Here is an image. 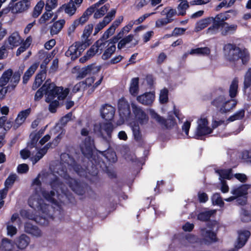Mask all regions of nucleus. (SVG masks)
<instances>
[{"label": "nucleus", "instance_id": "nucleus-36", "mask_svg": "<svg viewBox=\"0 0 251 251\" xmlns=\"http://www.w3.org/2000/svg\"><path fill=\"white\" fill-rule=\"evenodd\" d=\"M210 53V50L207 47L192 49L189 51L190 54L208 55Z\"/></svg>", "mask_w": 251, "mask_h": 251}, {"label": "nucleus", "instance_id": "nucleus-40", "mask_svg": "<svg viewBox=\"0 0 251 251\" xmlns=\"http://www.w3.org/2000/svg\"><path fill=\"white\" fill-rule=\"evenodd\" d=\"M100 128L106 132L108 138H111V134L114 129V126L111 122L103 123L100 126Z\"/></svg>", "mask_w": 251, "mask_h": 251}, {"label": "nucleus", "instance_id": "nucleus-21", "mask_svg": "<svg viewBox=\"0 0 251 251\" xmlns=\"http://www.w3.org/2000/svg\"><path fill=\"white\" fill-rule=\"evenodd\" d=\"M30 238L25 234L21 235L17 238L15 244L18 249L24 250L26 248L30 243Z\"/></svg>", "mask_w": 251, "mask_h": 251}, {"label": "nucleus", "instance_id": "nucleus-48", "mask_svg": "<svg viewBox=\"0 0 251 251\" xmlns=\"http://www.w3.org/2000/svg\"><path fill=\"white\" fill-rule=\"evenodd\" d=\"M17 178V175L15 174H10L4 182V187L7 189L12 187Z\"/></svg>", "mask_w": 251, "mask_h": 251}, {"label": "nucleus", "instance_id": "nucleus-63", "mask_svg": "<svg viewBox=\"0 0 251 251\" xmlns=\"http://www.w3.org/2000/svg\"><path fill=\"white\" fill-rule=\"evenodd\" d=\"M62 135L61 134H59L51 142L47 144L46 146H49L50 147L54 148L56 147L62 139Z\"/></svg>", "mask_w": 251, "mask_h": 251}, {"label": "nucleus", "instance_id": "nucleus-52", "mask_svg": "<svg viewBox=\"0 0 251 251\" xmlns=\"http://www.w3.org/2000/svg\"><path fill=\"white\" fill-rule=\"evenodd\" d=\"M87 89V84L86 82L80 81L76 83L73 87L72 89V92L74 93H76L77 92L81 91V90H84Z\"/></svg>", "mask_w": 251, "mask_h": 251}, {"label": "nucleus", "instance_id": "nucleus-56", "mask_svg": "<svg viewBox=\"0 0 251 251\" xmlns=\"http://www.w3.org/2000/svg\"><path fill=\"white\" fill-rule=\"evenodd\" d=\"M132 132L135 141L140 142L142 140V134L138 126L132 127Z\"/></svg>", "mask_w": 251, "mask_h": 251}, {"label": "nucleus", "instance_id": "nucleus-61", "mask_svg": "<svg viewBox=\"0 0 251 251\" xmlns=\"http://www.w3.org/2000/svg\"><path fill=\"white\" fill-rule=\"evenodd\" d=\"M48 11H46L39 19V23L40 24H43L50 19L53 16V13H48Z\"/></svg>", "mask_w": 251, "mask_h": 251}, {"label": "nucleus", "instance_id": "nucleus-16", "mask_svg": "<svg viewBox=\"0 0 251 251\" xmlns=\"http://www.w3.org/2000/svg\"><path fill=\"white\" fill-rule=\"evenodd\" d=\"M251 236V232L248 230H244L238 233V236L235 244L239 248H243Z\"/></svg>", "mask_w": 251, "mask_h": 251}, {"label": "nucleus", "instance_id": "nucleus-17", "mask_svg": "<svg viewBox=\"0 0 251 251\" xmlns=\"http://www.w3.org/2000/svg\"><path fill=\"white\" fill-rule=\"evenodd\" d=\"M237 100L234 99L227 100L226 99L223 106L219 109V112L221 114H226L232 110L236 106Z\"/></svg>", "mask_w": 251, "mask_h": 251}, {"label": "nucleus", "instance_id": "nucleus-28", "mask_svg": "<svg viewBox=\"0 0 251 251\" xmlns=\"http://www.w3.org/2000/svg\"><path fill=\"white\" fill-rule=\"evenodd\" d=\"M21 37L18 32H15L12 33L8 37L7 42L10 45V47H18L21 43Z\"/></svg>", "mask_w": 251, "mask_h": 251}, {"label": "nucleus", "instance_id": "nucleus-25", "mask_svg": "<svg viewBox=\"0 0 251 251\" xmlns=\"http://www.w3.org/2000/svg\"><path fill=\"white\" fill-rule=\"evenodd\" d=\"M25 232L36 237H40L42 234L41 230L37 226H33L29 223H25Z\"/></svg>", "mask_w": 251, "mask_h": 251}, {"label": "nucleus", "instance_id": "nucleus-6", "mask_svg": "<svg viewBox=\"0 0 251 251\" xmlns=\"http://www.w3.org/2000/svg\"><path fill=\"white\" fill-rule=\"evenodd\" d=\"M119 115L123 121H129L132 117L130 107L128 101L124 97L120 99L118 102Z\"/></svg>", "mask_w": 251, "mask_h": 251}, {"label": "nucleus", "instance_id": "nucleus-11", "mask_svg": "<svg viewBox=\"0 0 251 251\" xmlns=\"http://www.w3.org/2000/svg\"><path fill=\"white\" fill-rule=\"evenodd\" d=\"M115 113V108L109 104H105L100 109L101 117L105 121L113 120Z\"/></svg>", "mask_w": 251, "mask_h": 251}, {"label": "nucleus", "instance_id": "nucleus-12", "mask_svg": "<svg viewBox=\"0 0 251 251\" xmlns=\"http://www.w3.org/2000/svg\"><path fill=\"white\" fill-rule=\"evenodd\" d=\"M30 0H21L11 7V11L13 14L21 13L27 10L30 6Z\"/></svg>", "mask_w": 251, "mask_h": 251}, {"label": "nucleus", "instance_id": "nucleus-19", "mask_svg": "<svg viewBox=\"0 0 251 251\" xmlns=\"http://www.w3.org/2000/svg\"><path fill=\"white\" fill-rule=\"evenodd\" d=\"M201 235L209 243H215L218 241L217 234L211 230H207L204 227L201 228Z\"/></svg>", "mask_w": 251, "mask_h": 251}, {"label": "nucleus", "instance_id": "nucleus-4", "mask_svg": "<svg viewBox=\"0 0 251 251\" xmlns=\"http://www.w3.org/2000/svg\"><path fill=\"white\" fill-rule=\"evenodd\" d=\"M210 95L211 97L213 98V100L211 101V105L219 110L226 99L225 90L222 87H219L214 89Z\"/></svg>", "mask_w": 251, "mask_h": 251}, {"label": "nucleus", "instance_id": "nucleus-64", "mask_svg": "<svg viewBox=\"0 0 251 251\" xmlns=\"http://www.w3.org/2000/svg\"><path fill=\"white\" fill-rule=\"evenodd\" d=\"M72 117V112H69L67 114H66L65 116H63L60 120V123L62 125L65 126L66 125L68 122H69L71 120Z\"/></svg>", "mask_w": 251, "mask_h": 251}, {"label": "nucleus", "instance_id": "nucleus-58", "mask_svg": "<svg viewBox=\"0 0 251 251\" xmlns=\"http://www.w3.org/2000/svg\"><path fill=\"white\" fill-rule=\"evenodd\" d=\"M242 159L246 163L251 164V150L242 152Z\"/></svg>", "mask_w": 251, "mask_h": 251}, {"label": "nucleus", "instance_id": "nucleus-7", "mask_svg": "<svg viewBox=\"0 0 251 251\" xmlns=\"http://www.w3.org/2000/svg\"><path fill=\"white\" fill-rule=\"evenodd\" d=\"M217 24H212V25L209 27L207 30V32H211L212 33H215V30H218L220 29L221 34L222 36H226L228 34L234 33L237 29V25L235 24H232L229 25L227 23L226 25L223 24L219 25V26L216 25Z\"/></svg>", "mask_w": 251, "mask_h": 251}, {"label": "nucleus", "instance_id": "nucleus-34", "mask_svg": "<svg viewBox=\"0 0 251 251\" xmlns=\"http://www.w3.org/2000/svg\"><path fill=\"white\" fill-rule=\"evenodd\" d=\"M20 77L21 73L19 71L15 72L14 73H13L10 80L11 84L7 85V88H10L11 90H13L18 84L20 80Z\"/></svg>", "mask_w": 251, "mask_h": 251}, {"label": "nucleus", "instance_id": "nucleus-26", "mask_svg": "<svg viewBox=\"0 0 251 251\" xmlns=\"http://www.w3.org/2000/svg\"><path fill=\"white\" fill-rule=\"evenodd\" d=\"M65 24L64 19L59 20L53 24L50 27V34L52 36L57 34L63 28Z\"/></svg>", "mask_w": 251, "mask_h": 251}, {"label": "nucleus", "instance_id": "nucleus-59", "mask_svg": "<svg viewBox=\"0 0 251 251\" xmlns=\"http://www.w3.org/2000/svg\"><path fill=\"white\" fill-rule=\"evenodd\" d=\"M41 136L39 133H37L34 135L33 137L31 138L30 142L28 143L27 146L30 149H33L35 147L37 144V143Z\"/></svg>", "mask_w": 251, "mask_h": 251}, {"label": "nucleus", "instance_id": "nucleus-51", "mask_svg": "<svg viewBox=\"0 0 251 251\" xmlns=\"http://www.w3.org/2000/svg\"><path fill=\"white\" fill-rule=\"evenodd\" d=\"M251 86V68H249L244 76V89L246 90Z\"/></svg>", "mask_w": 251, "mask_h": 251}, {"label": "nucleus", "instance_id": "nucleus-55", "mask_svg": "<svg viewBox=\"0 0 251 251\" xmlns=\"http://www.w3.org/2000/svg\"><path fill=\"white\" fill-rule=\"evenodd\" d=\"M173 21V19L165 18L158 19L155 22V26L157 27H160L163 25L171 23Z\"/></svg>", "mask_w": 251, "mask_h": 251}, {"label": "nucleus", "instance_id": "nucleus-18", "mask_svg": "<svg viewBox=\"0 0 251 251\" xmlns=\"http://www.w3.org/2000/svg\"><path fill=\"white\" fill-rule=\"evenodd\" d=\"M234 12V10L231 9L217 14L216 16L214 17L215 19L214 24H217L216 25L218 26L223 24L226 25L227 23L226 21L230 18V16L228 13H233Z\"/></svg>", "mask_w": 251, "mask_h": 251}, {"label": "nucleus", "instance_id": "nucleus-14", "mask_svg": "<svg viewBox=\"0 0 251 251\" xmlns=\"http://www.w3.org/2000/svg\"><path fill=\"white\" fill-rule=\"evenodd\" d=\"M31 112V108H28L25 110L21 111L18 113L17 118L15 120L14 128L16 129L21 126L25 122L26 119L29 116Z\"/></svg>", "mask_w": 251, "mask_h": 251}, {"label": "nucleus", "instance_id": "nucleus-22", "mask_svg": "<svg viewBox=\"0 0 251 251\" xmlns=\"http://www.w3.org/2000/svg\"><path fill=\"white\" fill-rule=\"evenodd\" d=\"M46 71L45 70H42L36 75L34 82L32 86L33 90H36L41 85L45 79Z\"/></svg>", "mask_w": 251, "mask_h": 251}, {"label": "nucleus", "instance_id": "nucleus-8", "mask_svg": "<svg viewBox=\"0 0 251 251\" xmlns=\"http://www.w3.org/2000/svg\"><path fill=\"white\" fill-rule=\"evenodd\" d=\"M151 117L155 119L156 122L160 125L163 126L165 128L168 129L173 128L177 125L176 119L172 114H169L168 116L167 119H166L158 115L157 113L152 111Z\"/></svg>", "mask_w": 251, "mask_h": 251}, {"label": "nucleus", "instance_id": "nucleus-32", "mask_svg": "<svg viewBox=\"0 0 251 251\" xmlns=\"http://www.w3.org/2000/svg\"><path fill=\"white\" fill-rule=\"evenodd\" d=\"M77 49L74 44H73L66 51L65 55L67 57H71L72 60H75L80 55V51L78 52Z\"/></svg>", "mask_w": 251, "mask_h": 251}, {"label": "nucleus", "instance_id": "nucleus-60", "mask_svg": "<svg viewBox=\"0 0 251 251\" xmlns=\"http://www.w3.org/2000/svg\"><path fill=\"white\" fill-rule=\"evenodd\" d=\"M50 104L49 106V111L52 113H55L56 112L57 108L59 106V102L58 100H51L50 102H49Z\"/></svg>", "mask_w": 251, "mask_h": 251}, {"label": "nucleus", "instance_id": "nucleus-38", "mask_svg": "<svg viewBox=\"0 0 251 251\" xmlns=\"http://www.w3.org/2000/svg\"><path fill=\"white\" fill-rule=\"evenodd\" d=\"M245 111L244 109H240L235 112L233 115L229 116L227 119V121L232 122L236 120L242 119L245 116Z\"/></svg>", "mask_w": 251, "mask_h": 251}, {"label": "nucleus", "instance_id": "nucleus-1", "mask_svg": "<svg viewBox=\"0 0 251 251\" xmlns=\"http://www.w3.org/2000/svg\"><path fill=\"white\" fill-rule=\"evenodd\" d=\"M89 130L86 128L81 130V134L86 136L83 141L80 150L84 156L82 159V164H77L74 161L72 168L75 173L80 176L91 180V177L96 176L99 173V170H101L107 172L109 170L108 165L110 163L116 162L117 160V155L113 151H97L105 159V161L101 158L97 152L94 153L93 150L96 149L94 140L91 136H88Z\"/></svg>", "mask_w": 251, "mask_h": 251}, {"label": "nucleus", "instance_id": "nucleus-10", "mask_svg": "<svg viewBox=\"0 0 251 251\" xmlns=\"http://www.w3.org/2000/svg\"><path fill=\"white\" fill-rule=\"evenodd\" d=\"M131 106L135 119L138 123L141 125L147 124L149 121V117L145 111L135 104L132 103Z\"/></svg>", "mask_w": 251, "mask_h": 251}, {"label": "nucleus", "instance_id": "nucleus-30", "mask_svg": "<svg viewBox=\"0 0 251 251\" xmlns=\"http://www.w3.org/2000/svg\"><path fill=\"white\" fill-rule=\"evenodd\" d=\"M238 88V80L235 77L232 81L229 89V96L231 99H234L237 95Z\"/></svg>", "mask_w": 251, "mask_h": 251}, {"label": "nucleus", "instance_id": "nucleus-53", "mask_svg": "<svg viewBox=\"0 0 251 251\" xmlns=\"http://www.w3.org/2000/svg\"><path fill=\"white\" fill-rule=\"evenodd\" d=\"M211 215L212 213L210 211L202 212L198 215L197 218L201 221L206 222L210 219Z\"/></svg>", "mask_w": 251, "mask_h": 251}, {"label": "nucleus", "instance_id": "nucleus-13", "mask_svg": "<svg viewBox=\"0 0 251 251\" xmlns=\"http://www.w3.org/2000/svg\"><path fill=\"white\" fill-rule=\"evenodd\" d=\"M137 100L140 103L147 106L151 105L155 100L154 92H146L142 95L138 96Z\"/></svg>", "mask_w": 251, "mask_h": 251}, {"label": "nucleus", "instance_id": "nucleus-45", "mask_svg": "<svg viewBox=\"0 0 251 251\" xmlns=\"http://www.w3.org/2000/svg\"><path fill=\"white\" fill-rule=\"evenodd\" d=\"M115 30L111 26L104 32L101 38L99 40L102 42V45L104 46L105 45V40L107 39L110 36L113 35Z\"/></svg>", "mask_w": 251, "mask_h": 251}, {"label": "nucleus", "instance_id": "nucleus-27", "mask_svg": "<svg viewBox=\"0 0 251 251\" xmlns=\"http://www.w3.org/2000/svg\"><path fill=\"white\" fill-rule=\"evenodd\" d=\"M139 78L138 77L132 78L129 88L130 94L133 97H137L139 91Z\"/></svg>", "mask_w": 251, "mask_h": 251}, {"label": "nucleus", "instance_id": "nucleus-31", "mask_svg": "<svg viewBox=\"0 0 251 251\" xmlns=\"http://www.w3.org/2000/svg\"><path fill=\"white\" fill-rule=\"evenodd\" d=\"M60 8L64 9L65 12L70 16L75 14L76 10V7L73 0H71L67 4H63Z\"/></svg>", "mask_w": 251, "mask_h": 251}, {"label": "nucleus", "instance_id": "nucleus-37", "mask_svg": "<svg viewBox=\"0 0 251 251\" xmlns=\"http://www.w3.org/2000/svg\"><path fill=\"white\" fill-rule=\"evenodd\" d=\"M42 195L47 201L53 204H57V201L53 198L55 196L54 190H51L50 191L44 190L42 192Z\"/></svg>", "mask_w": 251, "mask_h": 251}, {"label": "nucleus", "instance_id": "nucleus-54", "mask_svg": "<svg viewBox=\"0 0 251 251\" xmlns=\"http://www.w3.org/2000/svg\"><path fill=\"white\" fill-rule=\"evenodd\" d=\"M57 6V0H47L45 5V10L49 12Z\"/></svg>", "mask_w": 251, "mask_h": 251}, {"label": "nucleus", "instance_id": "nucleus-3", "mask_svg": "<svg viewBox=\"0 0 251 251\" xmlns=\"http://www.w3.org/2000/svg\"><path fill=\"white\" fill-rule=\"evenodd\" d=\"M45 82H47L48 84L45 87V95L47 96L46 101L48 103L50 102L56 97L58 100H63L69 94V91L68 88L64 90L63 87L56 86L54 83L51 82L50 79H48Z\"/></svg>", "mask_w": 251, "mask_h": 251}, {"label": "nucleus", "instance_id": "nucleus-2", "mask_svg": "<svg viewBox=\"0 0 251 251\" xmlns=\"http://www.w3.org/2000/svg\"><path fill=\"white\" fill-rule=\"evenodd\" d=\"M225 57L233 70H240L250 61V54L245 48H241L235 44L228 43L224 47Z\"/></svg>", "mask_w": 251, "mask_h": 251}, {"label": "nucleus", "instance_id": "nucleus-46", "mask_svg": "<svg viewBox=\"0 0 251 251\" xmlns=\"http://www.w3.org/2000/svg\"><path fill=\"white\" fill-rule=\"evenodd\" d=\"M115 50L116 46L115 45H112L104 50L102 55V58L103 60H107L111 56L112 54L114 53Z\"/></svg>", "mask_w": 251, "mask_h": 251}, {"label": "nucleus", "instance_id": "nucleus-33", "mask_svg": "<svg viewBox=\"0 0 251 251\" xmlns=\"http://www.w3.org/2000/svg\"><path fill=\"white\" fill-rule=\"evenodd\" d=\"M103 46L100 40H97L94 45L87 51L86 54L90 58L93 57L98 52L100 47Z\"/></svg>", "mask_w": 251, "mask_h": 251}, {"label": "nucleus", "instance_id": "nucleus-23", "mask_svg": "<svg viewBox=\"0 0 251 251\" xmlns=\"http://www.w3.org/2000/svg\"><path fill=\"white\" fill-rule=\"evenodd\" d=\"M39 65V62H35L25 71L23 77V83L24 84L27 83L31 76L38 68Z\"/></svg>", "mask_w": 251, "mask_h": 251}, {"label": "nucleus", "instance_id": "nucleus-5", "mask_svg": "<svg viewBox=\"0 0 251 251\" xmlns=\"http://www.w3.org/2000/svg\"><path fill=\"white\" fill-rule=\"evenodd\" d=\"M208 122L206 118L201 119L199 121L193 137L197 140H204L203 137L213 132V129L208 126Z\"/></svg>", "mask_w": 251, "mask_h": 251}, {"label": "nucleus", "instance_id": "nucleus-35", "mask_svg": "<svg viewBox=\"0 0 251 251\" xmlns=\"http://www.w3.org/2000/svg\"><path fill=\"white\" fill-rule=\"evenodd\" d=\"M13 246V243L11 240L3 238L1 242L0 249L3 251H12Z\"/></svg>", "mask_w": 251, "mask_h": 251}, {"label": "nucleus", "instance_id": "nucleus-42", "mask_svg": "<svg viewBox=\"0 0 251 251\" xmlns=\"http://www.w3.org/2000/svg\"><path fill=\"white\" fill-rule=\"evenodd\" d=\"M133 35L130 34L128 36L122 38L118 43L117 48L119 50L124 48L126 45L132 41Z\"/></svg>", "mask_w": 251, "mask_h": 251}, {"label": "nucleus", "instance_id": "nucleus-39", "mask_svg": "<svg viewBox=\"0 0 251 251\" xmlns=\"http://www.w3.org/2000/svg\"><path fill=\"white\" fill-rule=\"evenodd\" d=\"M44 5L45 3L43 0L38 2L34 8L31 15L32 17L34 18H37L41 14Z\"/></svg>", "mask_w": 251, "mask_h": 251}, {"label": "nucleus", "instance_id": "nucleus-24", "mask_svg": "<svg viewBox=\"0 0 251 251\" xmlns=\"http://www.w3.org/2000/svg\"><path fill=\"white\" fill-rule=\"evenodd\" d=\"M25 213L26 217L28 219L34 221L38 224L43 226L48 225L49 221L46 217L40 215H29V211H26Z\"/></svg>", "mask_w": 251, "mask_h": 251}, {"label": "nucleus", "instance_id": "nucleus-49", "mask_svg": "<svg viewBox=\"0 0 251 251\" xmlns=\"http://www.w3.org/2000/svg\"><path fill=\"white\" fill-rule=\"evenodd\" d=\"M109 8L108 4H105L98 9L94 13V17L95 19H99L104 16Z\"/></svg>", "mask_w": 251, "mask_h": 251}, {"label": "nucleus", "instance_id": "nucleus-9", "mask_svg": "<svg viewBox=\"0 0 251 251\" xmlns=\"http://www.w3.org/2000/svg\"><path fill=\"white\" fill-rule=\"evenodd\" d=\"M65 182L68 185L69 187L75 193L78 195H82L84 194L85 191L84 188L80 182L77 180L72 178L69 175H65Z\"/></svg>", "mask_w": 251, "mask_h": 251}, {"label": "nucleus", "instance_id": "nucleus-20", "mask_svg": "<svg viewBox=\"0 0 251 251\" xmlns=\"http://www.w3.org/2000/svg\"><path fill=\"white\" fill-rule=\"evenodd\" d=\"M215 19L213 17H208L204 19H201L198 22L195 26V30L197 31H200L209 25L211 23L214 24Z\"/></svg>", "mask_w": 251, "mask_h": 251}, {"label": "nucleus", "instance_id": "nucleus-62", "mask_svg": "<svg viewBox=\"0 0 251 251\" xmlns=\"http://www.w3.org/2000/svg\"><path fill=\"white\" fill-rule=\"evenodd\" d=\"M241 219L244 223L251 221V214L248 210L244 209L241 216Z\"/></svg>", "mask_w": 251, "mask_h": 251}, {"label": "nucleus", "instance_id": "nucleus-41", "mask_svg": "<svg viewBox=\"0 0 251 251\" xmlns=\"http://www.w3.org/2000/svg\"><path fill=\"white\" fill-rule=\"evenodd\" d=\"M189 7L188 2L186 0H182L178 4L177 8L178 11V15L184 16L186 14V10Z\"/></svg>", "mask_w": 251, "mask_h": 251}, {"label": "nucleus", "instance_id": "nucleus-57", "mask_svg": "<svg viewBox=\"0 0 251 251\" xmlns=\"http://www.w3.org/2000/svg\"><path fill=\"white\" fill-rule=\"evenodd\" d=\"M93 29V25L92 24H89L85 27L82 37L83 38H88L91 34Z\"/></svg>", "mask_w": 251, "mask_h": 251}, {"label": "nucleus", "instance_id": "nucleus-43", "mask_svg": "<svg viewBox=\"0 0 251 251\" xmlns=\"http://www.w3.org/2000/svg\"><path fill=\"white\" fill-rule=\"evenodd\" d=\"M50 183L53 190L56 192L58 191L59 188H61L63 184L60 179L56 176H55L53 179H51Z\"/></svg>", "mask_w": 251, "mask_h": 251}, {"label": "nucleus", "instance_id": "nucleus-44", "mask_svg": "<svg viewBox=\"0 0 251 251\" xmlns=\"http://www.w3.org/2000/svg\"><path fill=\"white\" fill-rule=\"evenodd\" d=\"M211 200L214 205H219L221 207L224 206L225 203L220 193H216L211 197Z\"/></svg>", "mask_w": 251, "mask_h": 251}, {"label": "nucleus", "instance_id": "nucleus-15", "mask_svg": "<svg viewBox=\"0 0 251 251\" xmlns=\"http://www.w3.org/2000/svg\"><path fill=\"white\" fill-rule=\"evenodd\" d=\"M99 71L96 70L95 64H91L85 67L82 68L80 71L78 72V75L76 77L77 79H82L85 77L87 75H91L95 74Z\"/></svg>", "mask_w": 251, "mask_h": 251}, {"label": "nucleus", "instance_id": "nucleus-47", "mask_svg": "<svg viewBox=\"0 0 251 251\" xmlns=\"http://www.w3.org/2000/svg\"><path fill=\"white\" fill-rule=\"evenodd\" d=\"M47 84H48L47 82H45L42 86L36 91L34 98L35 101H39L43 98L44 94H45V87Z\"/></svg>", "mask_w": 251, "mask_h": 251}, {"label": "nucleus", "instance_id": "nucleus-50", "mask_svg": "<svg viewBox=\"0 0 251 251\" xmlns=\"http://www.w3.org/2000/svg\"><path fill=\"white\" fill-rule=\"evenodd\" d=\"M169 91L167 88H164L160 91L159 94V101L161 104H165L168 101Z\"/></svg>", "mask_w": 251, "mask_h": 251}, {"label": "nucleus", "instance_id": "nucleus-29", "mask_svg": "<svg viewBox=\"0 0 251 251\" xmlns=\"http://www.w3.org/2000/svg\"><path fill=\"white\" fill-rule=\"evenodd\" d=\"M13 75V71L9 69L5 71L0 77V87H3L5 86L10 80Z\"/></svg>", "mask_w": 251, "mask_h": 251}]
</instances>
